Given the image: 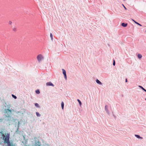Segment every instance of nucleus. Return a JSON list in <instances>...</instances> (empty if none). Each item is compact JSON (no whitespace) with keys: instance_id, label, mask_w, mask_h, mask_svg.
<instances>
[{"instance_id":"c756f323","label":"nucleus","mask_w":146,"mask_h":146,"mask_svg":"<svg viewBox=\"0 0 146 146\" xmlns=\"http://www.w3.org/2000/svg\"><path fill=\"white\" fill-rule=\"evenodd\" d=\"M23 110H24V112H25V109H23Z\"/></svg>"},{"instance_id":"f03ea898","label":"nucleus","mask_w":146,"mask_h":146,"mask_svg":"<svg viewBox=\"0 0 146 146\" xmlns=\"http://www.w3.org/2000/svg\"><path fill=\"white\" fill-rule=\"evenodd\" d=\"M10 135L9 133H7V135L5 134V135L3 136V139L4 140V144H1L0 143V145H1V146H5L4 145L7 144V145H8V146H10V143L11 142L9 141Z\"/></svg>"},{"instance_id":"20e7f679","label":"nucleus","mask_w":146,"mask_h":146,"mask_svg":"<svg viewBox=\"0 0 146 146\" xmlns=\"http://www.w3.org/2000/svg\"><path fill=\"white\" fill-rule=\"evenodd\" d=\"M43 57L41 54H39L37 56V58L38 62H40Z\"/></svg>"},{"instance_id":"f8f14e48","label":"nucleus","mask_w":146,"mask_h":146,"mask_svg":"<svg viewBox=\"0 0 146 146\" xmlns=\"http://www.w3.org/2000/svg\"><path fill=\"white\" fill-rule=\"evenodd\" d=\"M132 20L133 21L135 24H136L139 25L140 26H141L142 25L141 24H139V23H138L137 22L135 21L134 20L132 19Z\"/></svg>"},{"instance_id":"393cba45","label":"nucleus","mask_w":146,"mask_h":146,"mask_svg":"<svg viewBox=\"0 0 146 146\" xmlns=\"http://www.w3.org/2000/svg\"><path fill=\"white\" fill-rule=\"evenodd\" d=\"M122 5L123 6V7L125 9V10H127V8L125 7V5L123 4H122Z\"/></svg>"},{"instance_id":"7ed1b4c3","label":"nucleus","mask_w":146,"mask_h":146,"mask_svg":"<svg viewBox=\"0 0 146 146\" xmlns=\"http://www.w3.org/2000/svg\"><path fill=\"white\" fill-rule=\"evenodd\" d=\"M35 140L34 143L33 144V146H41V142L39 141L36 137H34Z\"/></svg>"},{"instance_id":"423d86ee","label":"nucleus","mask_w":146,"mask_h":146,"mask_svg":"<svg viewBox=\"0 0 146 146\" xmlns=\"http://www.w3.org/2000/svg\"><path fill=\"white\" fill-rule=\"evenodd\" d=\"M62 73L64 75V78L66 80H67V76L66 74V72L65 70L64 69H62Z\"/></svg>"},{"instance_id":"f3484780","label":"nucleus","mask_w":146,"mask_h":146,"mask_svg":"<svg viewBox=\"0 0 146 146\" xmlns=\"http://www.w3.org/2000/svg\"><path fill=\"white\" fill-rule=\"evenodd\" d=\"M35 106L37 108H40V106L37 103H35Z\"/></svg>"},{"instance_id":"1a4fd4ad","label":"nucleus","mask_w":146,"mask_h":146,"mask_svg":"<svg viewBox=\"0 0 146 146\" xmlns=\"http://www.w3.org/2000/svg\"><path fill=\"white\" fill-rule=\"evenodd\" d=\"M127 25L128 24L127 23H122L121 24V26L124 27H126Z\"/></svg>"},{"instance_id":"5701e85b","label":"nucleus","mask_w":146,"mask_h":146,"mask_svg":"<svg viewBox=\"0 0 146 146\" xmlns=\"http://www.w3.org/2000/svg\"><path fill=\"white\" fill-rule=\"evenodd\" d=\"M50 37L51 38V39L52 40H53V35L51 33H50Z\"/></svg>"},{"instance_id":"a211bd4d","label":"nucleus","mask_w":146,"mask_h":146,"mask_svg":"<svg viewBox=\"0 0 146 146\" xmlns=\"http://www.w3.org/2000/svg\"><path fill=\"white\" fill-rule=\"evenodd\" d=\"M9 145L10 146H8V145H7V146L6 145V146H16L15 144H13L12 142H11L10 143V145Z\"/></svg>"},{"instance_id":"c85d7f7f","label":"nucleus","mask_w":146,"mask_h":146,"mask_svg":"<svg viewBox=\"0 0 146 146\" xmlns=\"http://www.w3.org/2000/svg\"><path fill=\"white\" fill-rule=\"evenodd\" d=\"M125 82H127V78H126L125 80Z\"/></svg>"},{"instance_id":"6e6552de","label":"nucleus","mask_w":146,"mask_h":146,"mask_svg":"<svg viewBox=\"0 0 146 146\" xmlns=\"http://www.w3.org/2000/svg\"><path fill=\"white\" fill-rule=\"evenodd\" d=\"M19 125L18 124V125L17 127V130L16 131L15 133L16 134H20V133H21V132L19 131Z\"/></svg>"},{"instance_id":"dca6fc26","label":"nucleus","mask_w":146,"mask_h":146,"mask_svg":"<svg viewBox=\"0 0 146 146\" xmlns=\"http://www.w3.org/2000/svg\"><path fill=\"white\" fill-rule=\"evenodd\" d=\"M36 114L38 117H40L41 116V115L38 112H36Z\"/></svg>"},{"instance_id":"473e14b6","label":"nucleus","mask_w":146,"mask_h":146,"mask_svg":"<svg viewBox=\"0 0 146 146\" xmlns=\"http://www.w3.org/2000/svg\"><path fill=\"white\" fill-rule=\"evenodd\" d=\"M145 100H146V98L145 99Z\"/></svg>"},{"instance_id":"7c9ffc66","label":"nucleus","mask_w":146,"mask_h":146,"mask_svg":"<svg viewBox=\"0 0 146 146\" xmlns=\"http://www.w3.org/2000/svg\"><path fill=\"white\" fill-rule=\"evenodd\" d=\"M18 112H19V113L20 112V113H21V112H20V111H18Z\"/></svg>"},{"instance_id":"2eb2a0df","label":"nucleus","mask_w":146,"mask_h":146,"mask_svg":"<svg viewBox=\"0 0 146 146\" xmlns=\"http://www.w3.org/2000/svg\"><path fill=\"white\" fill-rule=\"evenodd\" d=\"M61 106L62 109H63L64 108V103L63 102H62L61 104Z\"/></svg>"},{"instance_id":"9d476101","label":"nucleus","mask_w":146,"mask_h":146,"mask_svg":"<svg viewBox=\"0 0 146 146\" xmlns=\"http://www.w3.org/2000/svg\"><path fill=\"white\" fill-rule=\"evenodd\" d=\"M108 106L107 105H106L105 106V110L106 112V113L108 114H110V113L108 110Z\"/></svg>"},{"instance_id":"39448f33","label":"nucleus","mask_w":146,"mask_h":146,"mask_svg":"<svg viewBox=\"0 0 146 146\" xmlns=\"http://www.w3.org/2000/svg\"><path fill=\"white\" fill-rule=\"evenodd\" d=\"M23 138L24 139V141H22V143H23L24 145L25 146H27V144L28 142V139H25V137L24 135L23 136Z\"/></svg>"},{"instance_id":"ddd939ff","label":"nucleus","mask_w":146,"mask_h":146,"mask_svg":"<svg viewBox=\"0 0 146 146\" xmlns=\"http://www.w3.org/2000/svg\"><path fill=\"white\" fill-rule=\"evenodd\" d=\"M135 137H136L137 138L139 139H143V138L142 137H140V135H138L135 134Z\"/></svg>"},{"instance_id":"a878e982","label":"nucleus","mask_w":146,"mask_h":146,"mask_svg":"<svg viewBox=\"0 0 146 146\" xmlns=\"http://www.w3.org/2000/svg\"><path fill=\"white\" fill-rule=\"evenodd\" d=\"M0 135H1L2 137L3 136V134L2 132H0Z\"/></svg>"},{"instance_id":"6ab92c4d","label":"nucleus","mask_w":146,"mask_h":146,"mask_svg":"<svg viewBox=\"0 0 146 146\" xmlns=\"http://www.w3.org/2000/svg\"><path fill=\"white\" fill-rule=\"evenodd\" d=\"M137 57L139 59H140L142 58V56L140 54H138L137 55Z\"/></svg>"},{"instance_id":"b1692460","label":"nucleus","mask_w":146,"mask_h":146,"mask_svg":"<svg viewBox=\"0 0 146 146\" xmlns=\"http://www.w3.org/2000/svg\"><path fill=\"white\" fill-rule=\"evenodd\" d=\"M115 60H113V66H114L115 65Z\"/></svg>"},{"instance_id":"4be33fe9","label":"nucleus","mask_w":146,"mask_h":146,"mask_svg":"<svg viewBox=\"0 0 146 146\" xmlns=\"http://www.w3.org/2000/svg\"><path fill=\"white\" fill-rule=\"evenodd\" d=\"M12 96L15 99H16L17 98V96L13 94H12Z\"/></svg>"},{"instance_id":"9b49d317","label":"nucleus","mask_w":146,"mask_h":146,"mask_svg":"<svg viewBox=\"0 0 146 146\" xmlns=\"http://www.w3.org/2000/svg\"><path fill=\"white\" fill-rule=\"evenodd\" d=\"M96 83L102 85V82L98 79H96Z\"/></svg>"},{"instance_id":"0eeeda50","label":"nucleus","mask_w":146,"mask_h":146,"mask_svg":"<svg viewBox=\"0 0 146 146\" xmlns=\"http://www.w3.org/2000/svg\"><path fill=\"white\" fill-rule=\"evenodd\" d=\"M46 85L47 86H51L53 87L54 86V85L51 82H47Z\"/></svg>"},{"instance_id":"2f4dec72","label":"nucleus","mask_w":146,"mask_h":146,"mask_svg":"<svg viewBox=\"0 0 146 146\" xmlns=\"http://www.w3.org/2000/svg\"><path fill=\"white\" fill-rule=\"evenodd\" d=\"M123 0V1H125L126 0Z\"/></svg>"},{"instance_id":"aec40b11","label":"nucleus","mask_w":146,"mask_h":146,"mask_svg":"<svg viewBox=\"0 0 146 146\" xmlns=\"http://www.w3.org/2000/svg\"><path fill=\"white\" fill-rule=\"evenodd\" d=\"M77 100V101L78 102V103L79 104V105L81 106V105H82V102H81V101H80V100L78 99Z\"/></svg>"},{"instance_id":"4468645a","label":"nucleus","mask_w":146,"mask_h":146,"mask_svg":"<svg viewBox=\"0 0 146 146\" xmlns=\"http://www.w3.org/2000/svg\"><path fill=\"white\" fill-rule=\"evenodd\" d=\"M139 87L141 89L144 91L146 92V90L144 89L142 86H139Z\"/></svg>"},{"instance_id":"bb28decb","label":"nucleus","mask_w":146,"mask_h":146,"mask_svg":"<svg viewBox=\"0 0 146 146\" xmlns=\"http://www.w3.org/2000/svg\"><path fill=\"white\" fill-rule=\"evenodd\" d=\"M13 30L14 31H16V29L15 28H13Z\"/></svg>"},{"instance_id":"cd10ccee","label":"nucleus","mask_w":146,"mask_h":146,"mask_svg":"<svg viewBox=\"0 0 146 146\" xmlns=\"http://www.w3.org/2000/svg\"><path fill=\"white\" fill-rule=\"evenodd\" d=\"M12 23V22L11 21H10L9 22V24L11 25Z\"/></svg>"},{"instance_id":"412c9836","label":"nucleus","mask_w":146,"mask_h":146,"mask_svg":"<svg viewBox=\"0 0 146 146\" xmlns=\"http://www.w3.org/2000/svg\"><path fill=\"white\" fill-rule=\"evenodd\" d=\"M35 92L36 94H39L40 93V91L39 90L37 89L36 90Z\"/></svg>"},{"instance_id":"72a5a7b5","label":"nucleus","mask_w":146,"mask_h":146,"mask_svg":"<svg viewBox=\"0 0 146 146\" xmlns=\"http://www.w3.org/2000/svg\"><path fill=\"white\" fill-rule=\"evenodd\" d=\"M145 32H146V30L145 31Z\"/></svg>"},{"instance_id":"f257e3e1","label":"nucleus","mask_w":146,"mask_h":146,"mask_svg":"<svg viewBox=\"0 0 146 146\" xmlns=\"http://www.w3.org/2000/svg\"><path fill=\"white\" fill-rule=\"evenodd\" d=\"M7 108L5 109L3 111L4 117L0 118V122H3L4 123L9 125L13 122L15 121V119L11 116L12 110L9 109L10 106L7 105Z\"/></svg>"}]
</instances>
